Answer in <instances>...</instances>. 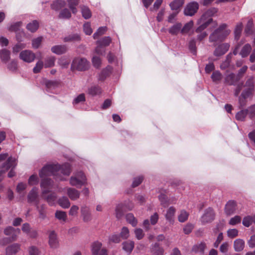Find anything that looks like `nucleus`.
Segmentation results:
<instances>
[{
	"mask_svg": "<svg viewBox=\"0 0 255 255\" xmlns=\"http://www.w3.org/2000/svg\"><path fill=\"white\" fill-rule=\"evenodd\" d=\"M71 173V167L69 163L62 166L59 164H48L44 166L39 172V176L42 178L40 184L42 194L49 205L54 204L57 199L55 193H52L46 196V194L50 191L53 187V181L47 178V176L53 175L56 180H64L63 175L68 176Z\"/></svg>",
	"mask_w": 255,
	"mask_h": 255,
	"instance_id": "nucleus-1",
	"label": "nucleus"
},
{
	"mask_svg": "<svg viewBox=\"0 0 255 255\" xmlns=\"http://www.w3.org/2000/svg\"><path fill=\"white\" fill-rule=\"evenodd\" d=\"M230 32L231 30L227 28V25L225 23H223L210 35L209 40L210 42L222 41L224 39Z\"/></svg>",
	"mask_w": 255,
	"mask_h": 255,
	"instance_id": "nucleus-2",
	"label": "nucleus"
},
{
	"mask_svg": "<svg viewBox=\"0 0 255 255\" xmlns=\"http://www.w3.org/2000/svg\"><path fill=\"white\" fill-rule=\"evenodd\" d=\"M69 182L71 186L81 188L87 184V180L85 174L82 171H79L73 174L70 178Z\"/></svg>",
	"mask_w": 255,
	"mask_h": 255,
	"instance_id": "nucleus-3",
	"label": "nucleus"
},
{
	"mask_svg": "<svg viewBox=\"0 0 255 255\" xmlns=\"http://www.w3.org/2000/svg\"><path fill=\"white\" fill-rule=\"evenodd\" d=\"M90 63L84 58H76L72 63L71 69L72 71H86L89 69Z\"/></svg>",
	"mask_w": 255,
	"mask_h": 255,
	"instance_id": "nucleus-4",
	"label": "nucleus"
},
{
	"mask_svg": "<svg viewBox=\"0 0 255 255\" xmlns=\"http://www.w3.org/2000/svg\"><path fill=\"white\" fill-rule=\"evenodd\" d=\"M16 159L10 156L8 157L6 161L3 163L1 166V168L5 169L3 170V171H5V172L10 169V171L8 173V177L11 178L15 175V172L13 169L16 167Z\"/></svg>",
	"mask_w": 255,
	"mask_h": 255,
	"instance_id": "nucleus-5",
	"label": "nucleus"
},
{
	"mask_svg": "<svg viewBox=\"0 0 255 255\" xmlns=\"http://www.w3.org/2000/svg\"><path fill=\"white\" fill-rule=\"evenodd\" d=\"M20 233L19 229H15L12 227H8L5 228L4 230V233L6 236H10L9 239L4 238L3 242L4 243L2 245H4L5 244H7L8 242L13 241L16 240L17 235Z\"/></svg>",
	"mask_w": 255,
	"mask_h": 255,
	"instance_id": "nucleus-6",
	"label": "nucleus"
},
{
	"mask_svg": "<svg viewBox=\"0 0 255 255\" xmlns=\"http://www.w3.org/2000/svg\"><path fill=\"white\" fill-rule=\"evenodd\" d=\"M111 42V38L109 36L105 37L97 42V46L95 49L96 53L102 55L105 52L104 47L108 46Z\"/></svg>",
	"mask_w": 255,
	"mask_h": 255,
	"instance_id": "nucleus-7",
	"label": "nucleus"
},
{
	"mask_svg": "<svg viewBox=\"0 0 255 255\" xmlns=\"http://www.w3.org/2000/svg\"><path fill=\"white\" fill-rule=\"evenodd\" d=\"M92 255H108L107 250L102 247V243L99 241L94 242L91 246Z\"/></svg>",
	"mask_w": 255,
	"mask_h": 255,
	"instance_id": "nucleus-8",
	"label": "nucleus"
},
{
	"mask_svg": "<svg viewBox=\"0 0 255 255\" xmlns=\"http://www.w3.org/2000/svg\"><path fill=\"white\" fill-rule=\"evenodd\" d=\"M133 207V206L131 203H129L128 205L124 203L117 204L115 209L116 218L118 219L121 218L123 216L124 212L126 211L127 210H130Z\"/></svg>",
	"mask_w": 255,
	"mask_h": 255,
	"instance_id": "nucleus-9",
	"label": "nucleus"
},
{
	"mask_svg": "<svg viewBox=\"0 0 255 255\" xmlns=\"http://www.w3.org/2000/svg\"><path fill=\"white\" fill-rule=\"evenodd\" d=\"M211 23H213V26H216L217 24L216 22L213 21V19H202L201 16L197 21V24L199 25V26L196 28V32L197 33L201 32Z\"/></svg>",
	"mask_w": 255,
	"mask_h": 255,
	"instance_id": "nucleus-10",
	"label": "nucleus"
},
{
	"mask_svg": "<svg viewBox=\"0 0 255 255\" xmlns=\"http://www.w3.org/2000/svg\"><path fill=\"white\" fill-rule=\"evenodd\" d=\"M19 58L23 61L29 63L34 60L35 58V55L31 50H24L20 52L19 54Z\"/></svg>",
	"mask_w": 255,
	"mask_h": 255,
	"instance_id": "nucleus-11",
	"label": "nucleus"
},
{
	"mask_svg": "<svg viewBox=\"0 0 255 255\" xmlns=\"http://www.w3.org/2000/svg\"><path fill=\"white\" fill-rule=\"evenodd\" d=\"M66 190L67 194L69 198L72 200H76L80 197V192L75 188L67 187L64 188H59L58 192H63Z\"/></svg>",
	"mask_w": 255,
	"mask_h": 255,
	"instance_id": "nucleus-12",
	"label": "nucleus"
},
{
	"mask_svg": "<svg viewBox=\"0 0 255 255\" xmlns=\"http://www.w3.org/2000/svg\"><path fill=\"white\" fill-rule=\"evenodd\" d=\"M199 8L198 2L192 1L189 3L184 8V12L185 15L192 16L196 13Z\"/></svg>",
	"mask_w": 255,
	"mask_h": 255,
	"instance_id": "nucleus-13",
	"label": "nucleus"
},
{
	"mask_svg": "<svg viewBox=\"0 0 255 255\" xmlns=\"http://www.w3.org/2000/svg\"><path fill=\"white\" fill-rule=\"evenodd\" d=\"M215 214L212 209L209 208L205 211L201 217V222L205 224L212 222L214 219Z\"/></svg>",
	"mask_w": 255,
	"mask_h": 255,
	"instance_id": "nucleus-14",
	"label": "nucleus"
},
{
	"mask_svg": "<svg viewBox=\"0 0 255 255\" xmlns=\"http://www.w3.org/2000/svg\"><path fill=\"white\" fill-rule=\"evenodd\" d=\"M81 213L84 222H88L92 220V216L89 207L83 205L81 207Z\"/></svg>",
	"mask_w": 255,
	"mask_h": 255,
	"instance_id": "nucleus-15",
	"label": "nucleus"
},
{
	"mask_svg": "<svg viewBox=\"0 0 255 255\" xmlns=\"http://www.w3.org/2000/svg\"><path fill=\"white\" fill-rule=\"evenodd\" d=\"M48 238L49 245L51 248L56 249L59 247V241L55 231H52L49 232Z\"/></svg>",
	"mask_w": 255,
	"mask_h": 255,
	"instance_id": "nucleus-16",
	"label": "nucleus"
},
{
	"mask_svg": "<svg viewBox=\"0 0 255 255\" xmlns=\"http://www.w3.org/2000/svg\"><path fill=\"white\" fill-rule=\"evenodd\" d=\"M230 44L225 43L219 45L215 50L214 55L216 56H220L224 55L229 49Z\"/></svg>",
	"mask_w": 255,
	"mask_h": 255,
	"instance_id": "nucleus-17",
	"label": "nucleus"
},
{
	"mask_svg": "<svg viewBox=\"0 0 255 255\" xmlns=\"http://www.w3.org/2000/svg\"><path fill=\"white\" fill-rule=\"evenodd\" d=\"M239 80V76L236 75L233 73H230L226 75L225 83L229 85H235Z\"/></svg>",
	"mask_w": 255,
	"mask_h": 255,
	"instance_id": "nucleus-18",
	"label": "nucleus"
},
{
	"mask_svg": "<svg viewBox=\"0 0 255 255\" xmlns=\"http://www.w3.org/2000/svg\"><path fill=\"white\" fill-rule=\"evenodd\" d=\"M254 90L251 89H246L242 93L239 97V101L241 107H243L246 105V99L249 98L252 94Z\"/></svg>",
	"mask_w": 255,
	"mask_h": 255,
	"instance_id": "nucleus-19",
	"label": "nucleus"
},
{
	"mask_svg": "<svg viewBox=\"0 0 255 255\" xmlns=\"http://www.w3.org/2000/svg\"><path fill=\"white\" fill-rule=\"evenodd\" d=\"M38 189L36 187H33L29 192L27 195V201L29 203L35 202L36 204H38Z\"/></svg>",
	"mask_w": 255,
	"mask_h": 255,
	"instance_id": "nucleus-20",
	"label": "nucleus"
},
{
	"mask_svg": "<svg viewBox=\"0 0 255 255\" xmlns=\"http://www.w3.org/2000/svg\"><path fill=\"white\" fill-rule=\"evenodd\" d=\"M20 249V245L17 243L13 244L5 249L6 254L7 255H13L18 253Z\"/></svg>",
	"mask_w": 255,
	"mask_h": 255,
	"instance_id": "nucleus-21",
	"label": "nucleus"
},
{
	"mask_svg": "<svg viewBox=\"0 0 255 255\" xmlns=\"http://www.w3.org/2000/svg\"><path fill=\"white\" fill-rule=\"evenodd\" d=\"M182 24L180 22H177L169 28L168 32L172 35H177L180 32L181 33Z\"/></svg>",
	"mask_w": 255,
	"mask_h": 255,
	"instance_id": "nucleus-22",
	"label": "nucleus"
},
{
	"mask_svg": "<svg viewBox=\"0 0 255 255\" xmlns=\"http://www.w3.org/2000/svg\"><path fill=\"white\" fill-rule=\"evenodd\" d=\"M225 213L227 215H231L236 210V203L234 201H229L225 206Z\"/></svg>",
	"mask_w": 255,
	"mask_h": 255,
	"instance_id": "nucleus-23",
	"label": "nucleus"
},
{
	"mask_svg": "<svg viewBox=\"0 0 255 255\" xmlns=\"http://www.w3.org/2000/svg\"><path fill=\"white\" fill-rule=\"evenodd\" d=\"M51 51L56 54L60 55L65 53L67 48L65 45H58L51 47Z\"/></svg>",
	"mask_w": 255,
	"mask_h": 255,
	"instance_id": "nucleus-24",
	"label": "nucleus"
},
{
	"mask_svg": "<svg viewBox=\"0 0 255 255\" xmlns=\"http://www.w3.org/2000/svg\"><path fill=\"white\" fill-rule=\"evenodd\" d=\"M81 40V37L78 33L70 34L63 38V41L65 42H78Z\"/></svg>",
	"mask_w": 255,
	"mask_h": 255,
	"instance_id": "nucleus-25",
	"label": "nucleus"
},
{
	"mask_svg": "<svg viewBox=\"0 0 255 255\" xmlns=\"http://www.w3.org/2000/svg\"><path fill=\"white\" fill-rule=\"evenodd\" d=\"M151 252L153 255H163L164 250L162 248L160 247L157 243H155L151 246Z\"/></svg>",
	"mask_w": 255,
	"mask_h": 255,
	"instance_id": "nucleus-26",
	"label": "nucleus"
},
{
	"mask_svg": "<svg viewBox=\"0 0 255 255\" xmlns=\"http://www.w3.org/2000/svg\"><path fill=\"white\" fill-rule=\"evenodd\" d=\"M218 12V9L215 7H211L206 10L201 16L204 19H212V16H214Z\"/></svg>",
	"mask_w": 255,
	"mask_h": 255,
	"instance_id": "nucleus-27",
	"label": "nucleus"
},
{
	"mask_svg": "<svg viewBox=\"0 0 255 255\" xmlns=\"http://www.w3.org/2000/svg\"><path fill=\"white\" fill-rule=\"evenodd\" d=\"M39 26V22L36 20H34L28 23L26 25V29L29 31L34 33L37 31Z\"/></svg>",
	"mask_w": 255,
	"mask_h": 255,
	"instance_id": "nucleus-28",
	"label": "nucleus"
},
{
	"mask_svg": "<svg viewBox=\"0 0 255 255\" xmlns=\"http://www.w3.org/2000/svg\"><path fill=\"white\" fill-rule=\"evenodd\" d=\"M252 49V46L250 44H246L242 48L240 54L243 57H247Z\"/></svg>",
	"mask_w": 255,
	"mask_h": 255,
	"instance_id": "nucleus-29",
	"label": "nucleus"
},
{
	"mask_svg": "<svg viewBox=\"0 0 255 255\" xmlns=\"http://www.w3.org/2000/svg\"><path fill=\"white\" fill-rule=\"evenodd\" d=\"M245 247V242L240 239L236 240L234 243V248L236 252L242 251Z\"/></svg>",
	"mask_w": 255,
	"mask_h": 255,
	"instance_id": "nucleus-30",
	"label": "nucleus"
},
{
	"mask_svg": "<svg viewBox=\"0 0 255 255\" xmlns=\"http://www.w3.org/2000/svg\"><path fill=\"white\" fill-rule=\"evenodd\" d=\"M134 242L131 241H128L123 243V249L127 253L130 254L134 248Z\"/></svg>",
	"mask_w": 255,
	"mask_h": 255,
	"instance_id": "nucleus-31",
	"label": "nucleus"
},
{
	"mask_svg": "<svg viewBox=\"0 0 255 255\" xmlns=\"http://www.w3.org/2000/svg\"><path fill=\"white\" fill-rule=\"evenodd\" d=\"M112 72L111 66H108L103 69L99 75L98 80L99 81H104L107 76H108Z\"/></svg>",
	"mask_w": 255,
	"mask_h": 255,
	"instance_id": "nucleus-32",
	"label": "nucleus"
},
{
	"mask_svg": "<svg viewBox=\"0 0 255 255\" xmlns=\"http://www.w3.org/2000/svg\"><path fill=\"white\" fill-rule=\"evenodd\" d=\"M175 209L173 207H170L167 211L165 215L166 219L170 223H173L175 213Z\"/></svg>",
	"mask_w": 255,
	"mask_h": 255,
	"instance_id": "nucleus-33",
	"label": "nucleus"
},
{
	"mask_svg": "<svg viewBox=\"0 0 255 255\" xmlns=\"http://www.w3.org/2000/svg\"><path fill=\"white\" fill-rule=\"evenodd\" d=\"M58 204L63 208H68L70 206V202L67 197L63 196L58 201Z\"/></svg>",
	"mask_w": 255,
	"mask_h": 255,
	"instance_id": "nucleus-34",
	"label": "nucleus"
},
{
	"mask_svg": "<svg viewBox=\"0 0 255 255\" xmlns=\"http://www.w3.org/2000/svg\"><path fill=\"white\" fill-rule=\"evenodd\" d=\"M55 217L61 222H66L67 219L66 213L62 211H56L55 213Z\"/></svg>",
	"mask_w": 255,
	"mask_h": 255,
	"instance_id": "nucleus-35",
	"label": "nucleus"
},
{
	"mask_svg": "<svg viewBox=\"0 0 255 255\" xmlns=\"http://www.w3.org/2000/svg\"><path fill=\"white\" fill-rule=\"evenodd\" d=\"M65 5V1L64 0H56L52 3L51 5L52 9L58 10L61 9Z\"/></svg>",
	"mask_w": 255,
	"mask_h": 255,
	"instance_id": "nucleus-36",
	"label": "nucleus"
},
{
	"mask_svg": "<svg viewBox=\"0 0 255 255\" xmlns=\"http://www.w3.org/2000/svg\"><path fill=\"white\" fill-rule=\"evenodd\" d=\"M0 58L4 63L7 62L10 59V51L6 49L0 51Z\"/></svg>",
	"mask_w": 255,
	"mask_h": 255,
	"instance_id": "nucleus-37",
	"label": "nucleus"
},
{
	"mask_svg": "<svg viewBox=\"0 0 255 255\" xmlns=\"http://www.w3.org/2000/svg\"><path fill=\"white\" fill-rule=\"evenodd\" d=\"M56 58L54 56L47 57L44 60V67L50 68L53 67L55 65Z\"/></svg>",
	"mask_w": 255,
	"mask_h": 255,
	"instance_id": "nucleus-38",
	"label": "nucleus"
},
{
	"mask_svg": "<svg viewBox=\"0 0 255 255\" xmlns=\"http://www.w3.org/2000/svg\"><path fill=\"white\" fill-rule=\"evenodd\" d=\"M68 6L72 12L74 14L77 12L76 6L79 4V0H67Z\"/></svg>",
	"mask_w": 255,
	"mask_h": 255,
	"instance_id": "nucleus-39",
	"label": "nucleus"
},
{
	"mask_svg": "<svg viewBox=\"0 0 255 255\" xmlns=\"http://www.w3.org/2000/svg\"><path fill=\"white\" fill-rule=\"evenodd\" d=\"M81 9L82 16L85 19H89L91 17L92 13L89 7L82 5L81 6Z\"/></svg>",
	"mask_w": 255,
	"mask_h": 255,
	"instance_id": "nucleus-40",
	"label": "nucleus"
},
{
	"mask_svg": "<svg viewBox=\"0 0 255 255\" xmlns=\"http://www.w3.org/2000/svg\"><path fill=\"white\" fill-rule=\"evenodd\" d=\"M184 2V0H175L170 4L172 10H178L181 7Z\"/></svg>",
	"mask_w": 255,
	"mask_h": 255,
	"instance_id": "nucleus-41",
	"label": "nucleus"
},
{
	"mask_svg": "<svg viewBox=\"0 0 255 255\" xmlns=\"http://www.w3.org/2000/svg\"><path fill=\"white\" fill-rule=\"evenodd\" d=\"M36 205L39 213V217L42 220L45 219L46 217L45 212L46 206L44 204H42L40 207H39L38 206V204Z\"/></svg>",
	"mask_w": 255,
	"mask_h": 255,
	"instance_id": "nucleus-42",
	"label": "nucleus"
},
{
	"mask_svg": "<svg viewBox=\"0 0 255 255\" xmlns=\"http://www.w3.org/2000/svg\"><path fill=\"white\" fill-rule=\"evenodd\" d=\"M43 40L42 36H38L32 40V47L34 49H37L40 46L42 41Z\"/></svg>",
	"mask_w": 255,
	"mask_h": 255,
	"instance_id": "nucleus-43",
	"label": "nucleus"
},
{
	"mask_svg": "<svg viewBox=\"0 0 255 255\" xmlns=\"http://www.w3.org/2000/svg\"><path fill=\"white\" fill-rule=\"evenodd\" d=\"M101 93L102 90L99 86H93L88 90V93L92 96H96Z\"/></svg>",
	"mask_w": 255,
	"mask_h": 255,
	"instance_id": "nucleus-44",
	"label": "nucleus"
},
{
	"mask_svg": "<svg viewBox=\"0 0 255 255\" xmlns=\"http://www.w3.org/2000/svg\"><path fill=\"white\" fill-rule=\"evenodd\" d=\"M28 255H41L39 249L34 246H31L28 248Z\"/></svg>",
	"mask_w": 255,
	"mask_h": 255,
	"instance_id": "nucleus-45",
	"label": "nucleus"
},
{
	"mask_svg": "<svg viewBox=\"0 0 255 255\" xmlns=\"http://www.w3.org/2000/svg\"><path fill=\"white\" fill-rule=\"evenodd\" d=\"M211 77L213 82L218 83L222 79V75L220 71H216L212 73Z\"/></svg>",
	"mask_w": 255,
	"mask_h": 255,
	"instance_id": "nucleus-46",
	"label": "nucleus"
},
{
	"mask_svg": "<svg viewBox=\"0 0 255 255\" xmlns=\"http://www.w3.org/2000/svg\"><path fill=\"white\" fill-rule=\"evenodd\" d=\"M243 29V24L241 22L237 24L235 31H234V34H235V38L236 40H238L240 38L241 33L242 32Z\"/></svg>",
	"mask_w": 255,
	"mask_h": 255,
	"instance_id": "nucleus-47",
	"label": "nucleus"
},
{
	"mask_svg": "<svg viewBox=\"0 0 255 255\" xmlns=\"http://www.w3.org/2000/svg\"><path fill=\"white\" fill-rule=\"evenodd\" d=\"M43 67H44L43 62L41 60H38L33 69V73L35 74L39 73Z\"/></svg>",
	"mask_w": 255,
	"mask_h": 255,
	"instance_id": "nucleus-48",
	"label": "nucleus"
},
{
	"mask_svg": "<svg viewBox=\"0 0 255 255\" xmlns=\"http://www.w3.org/2000/svg\"><path fill=\"white\" fill-rule=\"evenodd\" d=\"M248 115L247 109L242 110L239 112L236 115V119L238 121H243L245 120L246 116Z\"/></svg>",
	"mask_w": 255,
	"mask_h": 255,
	"instance_id": "nucleus-49",
	"label": "nucleus"
},
{
	"mask_svg": "<svg viewBox=\"0 0 255 255\" xmlns=\"http://www.w3.org/2000/svg\"><path fill=\"white\" fill-rule=\"evenodd\" d=\"M193 26V21H190L186 23L184 26L181 27V33L185 34L188 33Z\"/></svg>",
	"mask_w": 255,
	"mask_h": 255,
	"instance_id": "nucleus-50",
	"label": "nucleus"
},
{
	"mask_svg": "<svg viewBox=\"0 0 255 255\" xmlns=\"http://www.w3.org/2000/svg\"><path fill=\"white\" fill-rule=\"evenodd\" d=\"M188 216L189 213L187 212L185 210H182L178 216V221L180 222H184L188 219Z\"/></svg>",
	"mask_w": 255,
	"mask_h": 255,
	"instance_id": "nucleus-51",
	"label": "nucleus"
},
{
	"mask_svg": "<svg viewBox=\"0 0 255 255\" xmlns=\"http://www.w3.org/2000/svg\"><path fill=\"white\" fill-rule=\"evenodd\" d=\"M25 47L26 44L18 42L13 47L12 52L13 53L16 54Z\"/></svg>",
	"mask_w": 255,
	"mask_h": 255,
	"instance_id": "nucleus-52",
	"label": "nucleus"
},
{
	"mask_svg": "<svg viewBox=\"0 0 255 255\" xmlns=\"http://www.w3.org/2000/svg\"><path fill=\"white\" fill-rule=\"evenodd\" d=\"M126 219L127 222L131 224L132 226L134 227L136 225L137 222L133 214L131 213L128 214L126 215Z\"/></svg>",
	"mask_w": 255,
	"mask_h": 255,
	"instance_id": "nucleus-53",
	"label": "nucleus"
},
{
	"mask_svg": "<svg viewBox=\"0 0 255 255\" xmlns=\"http://www.w3.org/2000/svg\"><path fill=\"white\" fill-rule=\"evenodd\" d=\"M22 25L21 21L16 22L9 26L8 30L11 31H17Z\"/></svg>",
	"mask_w": 255,
	"mask_h": 255,
	"instance_id": "nucleus-54",
	"label": "nucleus"
},
{
	"mask_svg": "<svg viewBox=\"0 0 255 255\" xmlns=\"http://www.w3.org/2000/svg\"><path fill=\"white\" fill-rule=\"evenodd\" d=\"M79 207L77 205H72L69 211V215L72 217H75L77 216L79 211Z\"/></svg>",
	"mask_w": 255,
	"mask_h": 255,
	"instance_id": "nucleus-55",
	"label": "nucleus"
},
{
	"mask_svg": "<svg viewBox=\"0 0 255 255\" xmlns=\"http://www.w3.org/2000/svg\"><path fill=\"white\" fill-rule=\"evenodd\" d=\"M107 27L103 26L100 27L97 31L94 34L93 38L96 39L98 38V37L100 35H102L105 33V32L107 31Z\"/></svg>",
	"mask_w": 255,
	"mask_h": 255,
	"instance_id": "nucleus-56",
	"label": "nucleus"
},
{
	"mask_svg": "<svg viewBox=\"0 0 255 255\" xmlns=\"http://www.w3.org/2000/svg\"><path fill=\"white\" fill-rule=\"evenodd\" d=\"M69 64L70 60L65 58H61L58 61V64L62 67V68H67Z\"/></svg>",
	"mask_w": 255,
	"mask_h": 255,
	"instance_id": "nucleus-57",
	"label": "nucleus"
},
{
	"mask_svg": "<svg viewBox=\"0 0 255 255\" xmlns=\"http://www.w3.org/2000/svg\"><path fill=\"white\" fill-rule=\"evenodd\" d=\"M83 30L86 35H90L92 33L93 30L89 22H86L83 25Z\"/></svg>",
	"mask_w": 255,
	"mask_h": 255,
	"instance_id": "nucleus-58",
	"label": "nucleus"
},
{
	"mask_svg": "<svg viewBox=\"0 0 255 255\" xmlns=\"http://www.w3.org/2000/svg\"><path fill=\"white\" fill-rule=\"evenodd\" d=\"M206 248V244L203 243H200L198 246H195L193 250L196 252H200L203 253Z\"/></svg>",
	"mask_w": 255,
	"mask_h": 255,
	"instance_id": "nucleus-59",
	"label": "nucleus"
},
{
	"mask_svg": "<svg viewBox=\"0 0 255 255\" xmlns=\"http://www.w3.org/2000/svg\"><path fill=\"white\" fill-rule=\"evenodd\" d=\"M85 101V95L84 94H81L74 99V100L73 101V104L74 105H75L78 104L81 102H84Z\"/></svg>",
	"mask_w": 255,
	"mask_h": 255,
	"instance_id": "nucleus-60",
	"label": "nucleus"
},
{
	"mask_svg": "<svg viewBox=\"0 0 255 255\" xmlns=\"http://www.w3.org/2000/svg\"><path fill=\"white\" fill-rule=\"evenodd\" d=\"M39 179L37 175H32L30 176L28 179V184L30 185H34L38 184Z\"/></svg>",
	"mask_w": 255,
	"mask_h": 255,
	"instance_id": "nucleus-61",
	"label": "nucleus"
},
{
	"mask_svg": "<svg viewBox=\"0 0 255 255\" xmlns=\"http://www.w3.org/2000/svg\"><path fill=\"white\" fill-rule=\"evenodd\" d=\"M7 67L11 71H15L17 68V62L15 60H12L7 64Z\"/></svg>",
	"mask_w": 255,
	"mask_h": 255,
	"instance_id": "nucleus-62",
	"label": "nucleus"
},
{
	"mask_svg": "<svg viewBox=\"0 0 255 255\" xmlns=\"http://www.w3.org/2000/svg\"><path fill=\"white\" fill-rule=\"evenodd\" d=\"M26 187L27 185L26 183L20 182L17 184L16 186V191L18 193L20 194L22 192L26 189Z\"/></svg>",
	"mask_w": 255,
	"mask_h": 255,
	"instance_id": "nucleus-63",
	"label": "nucleus"
},
{
	"mask_svg": "<svg viewBox=\"0 0 255 255\" xmlns=\"http://www.w3.org/2000/svg\"><path fill=\"white\" fill-rule=\"evenodd\" d=\"M248 115L251 119L255 117V105L249 107L248 109Z\"/></svg>",
	"mask_w": 255,
	"mask_h": 255,
	"instance_id": "nucleus-64",
	"label": "nucleus"
}]
</instances>
